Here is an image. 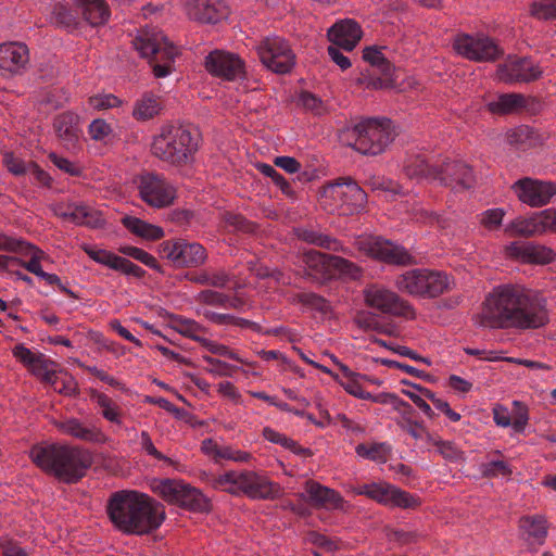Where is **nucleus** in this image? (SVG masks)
Instances as JSON below:
<instances>
[{
  "instance_id": "f257e3e1",
  "label": "nucleus",
  "mask_w": 556,
  "mask_h": 556,
  "mask_svg": "<svg viewBox=\"0 0 556 556\" xmlns=\"http://www.w3.org/2000/svg\"><path fill=\"white\" fill-rule=\"evenodd\" d=\"M484 327L539 328L547 320L545 300L520 285H501L492 289L482 312Z\"/></svg>"
},
{
  "instance_id": "f03ea898",
  "label": "nucleus",
  "mask_w": 556,
  "mask_h": 556,
  "mask_svg": "<svg viewBox=\"0 0 556 556\" xmlns=\"http://www.w3.org/2000/svg\"><path fill=\"white\" fill-rule=\"evenodd\" d=\"M108 513L113 525L127 534L150 533L165 519L164 507L148 494L137 491L114 493Z\"/></svg>"
},
{
  "instance_id": "7ed1b4c3",
  "label": "nucleus",
  "mask_w": 556,
  "mask_h": 556,
  "mask_svg": "<svg viewBox=\"0 0 556 556\" xmlns=\"http://www.w3.org/2000/svg\"><path fill=\"white\" fill-rule=\"evenodd\" d=\"M29 456L38 467L64 482L77 481L91 463L85 450L66 445H36Z\"/></svg>"
},
{
  "instance_id": "20e7f679",
  "label": "nucleus",
  "mask_w": 556,
  "mask_h": 556,
  "mask_svg": "<svg viewBox=\"0 0 556 556\" xmlns=\"http://www.w3.org/2000/svg\"><path fill=\"white\" fill-rule=\"evenodd\" d=\"M198 147L197 132L184 126L166 125L153 137L151 152L164 163L185 166L193 161Z\"/></svg>"
},
{
  "instance_id": "39448f33",
  "label": "nucleus",
  "mask_w": 556,
  "mask_h": 556,
  "mask_svg": "<svg viewBox=\"0 0 556 556\" xmlns=\"http://www.w3.org/2000/svg\"><path fill=\"white\" fill-rule=\"evenodd\" d=\"M134 48L142 58L149 59L155 77L168 76L174 71L178 50L156 28L140 29L132 39Z\"/></svg>"
},
{
  "instance_id": "423d86ee",
  "label": "nucleus",
  "mask_w": 556,
  "mask_h": 556,
  "mask_svg": "<svg viewBox=\"0 0 556 556\" xmlns=\"http://www.w3.org/2000/svg\"><path fill=\"white\" fill-rule=\"evenodd\" d=\"M409 178H426L452 188L468 189L472 186L471 168L460 162H447L441 168L430 167L424 159L409 160L404 166Z\"/></svg>"
},
{
  "instance_id": "0eeeda50",
  "label": "nucleus",
  "mask_w": 556,
  "mask_h": 556,
  "mask_svg": "<svg viewBox=\"0 0 556 556\" xmlns=\"http://www.w3.org/2000/svg\"><path fill=\"white\" fill-rule=\"evenodd\" d=\"M452 283V279L445 273L429 268L405 270L394 280V286L400 292L424 299L441 295Z\"/></svg>"
},
{
  "instance_id": "6e6552de",
  "label": "nucleus",
  "mask_w": 556,
  "mask_h": 556,
  "mask_svg": "<svg viewBox=\"0 0 556 556\" xmlns=\"http://www.w3.org/2000/svg\"><path fill=\"white\" fill-rule=\"evenodd\" d=\"M12 353L33 375L51 384L55 392L64 395L75 394L76 382L74 378L59 376L56 364L43 354L34 352L24 344L15 345Z\"/></svg>"
},
{
  "instance_id": "1a4fd4ad",
  "label": "nucleus",
  "mask_w": 556,
  "mask_h": 556,
  "mask_svg": "<svg viewBox=\"0 0 556 556\" xmlns=\"http://www.w3.org/2000/svg\"><path fill=\"white\" fill-rule=\"evenodd\" d=\"M73 10L66 3H56L52 11V22L66 28L76 29L81 21L91 26H99L108 22L110 11L104 0H75Z\"/></svg>"
},
{
  "instance_id": "9d476101",
  "label": "nucleus",
  "mask_w": 556,
  "mask_h": 556,
  "mask_svg": "<svg viewBox=\"0 0 556 556\" xmlns=\"http://www.w3.org/2000/svg\"><path fill=\"white\" fill-rule=\"evenodd\" d=\"M355 138L350 143L362 154L377 155L394 139L392 122L388 118H369L359 122L351 130Z\"/></svg>"
},
{
  "instance_id": "9b49d317",
  "label": "nucleus",
  "mask_w": 556,
  "mask_h": 556,
  "mask_svg": "<svg viewBox=\"0 0 556 556\" xmlns=\"http://www.w3.org/2000/svg\"><path fill=\"white\" fill-rule=\"evenodd\" d=\"M320 203L330 212L340 210L342 214H354L364 208L366 193L356 181L341 178L323 188Z\"/></svg>"
},
{
  "instance_id": "f8f14e48",
  "label": "nucleus",
  "mask_w": 556,
  "mask_h": 556,
  "mask_svg": "<svg viewBox=\"0 0 556 556\" xmlns=\"http://www.w3.org/2000/svg\"><path fill=\"white\" fill-rule=\"evenodd\" d=\"M151 490L169 504L194 510L205 511L210 508L206 496L198 489L176 479H154Z\"/></svg>"
},
{
  "instance_id": "ddd939ff",
  "label": "nucleus",
  "mask_w": 556,
  "mask_h": 556,
  "mask_svg": "<svg viewBox=\"0 0 556 556\" xmlns=\"http://www.w3.org/2000/svg\"><path fill=\"white\" fill-rule=\"evenodd\" d=\"M355 247L364 254L390 265L406 266L414 263V257L404 247L381 237H358Z\"/></svg>"
},
{
  "instance_id": "4468645a",
  "label": "nucleus",
  "mask_w": 556,
  "mask_h": 556,
  "mask_svg": "<svg viewBox=\"0 0 556 556\" xmlns=\"http://www.w3.org/2000/svg\"><path fill=\"white\" fill-rule=\"evenodd\" d=\"M365 304L389 316L413 317L415 315L410 304L396 292L379 283H370L363 290Z\"/></svg>"
},
{
  "instance_id": "2eb2a0df",
  "label": "nucleus",
  "mask_w": 556,
  "mask_h": 556,
  "mask_svg": "<svg viewBox=\"0 0 556 556\" xmlns=\"http://www.w3.org/2000/svg\"><path fill=\"white\" fill-rule=\"evenodd\" d=\"M352 491L356 495H365L378 504L391 508H414L419 504L417 497L387 481L361 484L353 488Z\"/></svg>"
},
{
  "instance_id": "dca6fc26",
  "label": "nucleus",
  "mask_w": 556,
  "mask_h": 556,
  "mask_svg": "<svg viewBox=\"0 0 556 556\" xmlns=\"http://www.w3.org/2000/svg\"><path fill=\"white\" fill-rule=\"evenodd\" d=\"M263 65L277 74H286L295 64V54L289 43L279 36L264 38L257 46Z\"/></svg>"
},
{
  "instance_id": "f3484780",
  "label": "nucleus",
  "mask_w": 556,
  "mask_h": 556,
  "mask_svg": "<svg viewBox=\"0 0 556 556\" xmlns=\"http://www.w3.org/2000/svg\"><path fill=\"white\" fill-rule=\"evenodd\" d=\"M453 48L457 54L476 62H492L503 53L498 45L483 34L457 35Z\"/></svg>"
},
{
  "instance_id": "a211bd4d",
  "label": "nucleus",
  "mask_w": 556,
  "mask_h": 556,
  "mask_svg": "<svg viewBox=\"0 0 556 556\" xmlns=\"http://www.w3.org/2000/svg\"><path fill=\"white\" fill-rule=\"evenodd\" d=\"M161 257L170 262L175 267H197L204 264L207 255L204 247L198 242L184 239L166 240L159 245Z\"/></svg>"
},
{
  "instance_id": "6ab92c4d",
  "label": "nucleus",
  "mask_w": 556,
  "mask_h": 556,
  "mask_svg": "<svg viewBox=\"0 0 556 556\" xmlns=\"http://www.w3.org/2000/svg\"><path fill=\"white\" fill-rule=\"evenodd\" d=\"M136 184L141 200L152 207L168 206L176 197L175 187L159 174L143 173Z\"/></svg>"
},
{
  "instance_id": "aec40b11",
  "label": "nucleus",
  "mask_w": 556,
  "mask_h": 556,
  "mask_svg": "<svg viewBox=\"0 0 556 556\" xmlns=\"http://www.w3.org/2000/svg\"><path fill=\"white\" fill-rule=\"evenodd\" d=\"M505 231L521 237H538L546 232L556 233V211L546 208L533 213L528 218H516L509 223Z\"/></svg>"
},
{
  "instance_id": "412c9836",
  "label": "nucleus",
  "mask_w": 556,
  "mask_h": 556,
  "mask_svg": "<svg viewBox=\"0 0 556 556\" xmlns=\"http://www.w3.org/2000/svg\"><path fill=\"white\" fill-rule=\"evenodd\" d=\"M517 198L531 207L544 206L556 195V185L529 177L517 180L513 185Z\"/></svg>"
},
{
  "instance_id": "4be33fe9",
  "label": "nucleus",
  "mask_w": 556,
  "mask_h": 556,
  "mask_svg": "<svg viewBox=\"0 0 556 556\" xmlns=\"http://www.w3.org/2000/svg\"><path fill=\"white\" fill-rule=\"evenodd\" d=\"M205 68L214 76L236 80L244 76V63L235 53L215 50L205 58Z\"/></svg>"
},
{
  "instance_id": "5701e85b",
  "label": "nucleus",
  "mask_w": 556,
  "mask_h": 556,
  "mask_svg": "<svg viewBox=\"0 0 556 556\" xmlns=\"http://www.w3.org/2000/svg\"><path fill=\"white\" fill-rule=\"evenodd\" d=\"M541 74V68L532 60L509 58L498 66L496 78L504 83L530 81Z\"/></svg>"
},
{
  "instance_id": "b1692460",
  "label": "nucleus",
  "mask_w": 556,
  "mask_h": 556,
  "mask_svg": "<svg viewBox=\"0 0 556 556\" xmlns=\"http://www.w3.org/2000/svg\"><path fill=\"white\" fill-rule=\"evenodd\" d=\"M301 496L314 507L326 510H345L348 506L339 492L313 480L305 483V493Z\"/></svg>"
},
{
  "instance_id": "393cba45",
  "label": "nucleus",
  "mask_w": 556,
  "mask_h": 556,
  "mask_svg": "<svg viewBox=\"0 0 556 556\" xmlns=\"http://www.w3.org/2000/svg\"><path fill=\"white\" fill-rule=\"evenodd\" d=\"M186 11L191 20L203 24L219 23L229 13L222 0H186Z\"/></svg>"
},
{
  "instance_id": "a878e982",
  "label": "nucleus",
  "mask_w": 556,
  "mask_h": 556,
  "mask_svg": "<svg viewBox=\"0 0 556 556\" xmlns=\"http://www.w3.org/2000/svg\"><path fill=\"white\" fill-rule=\"evenodd\" d=\"M242 493L253 500H275L282 492L278 483L270 481L265 476L256 471L244 470Z\"/></svg>"
},
{
  "instance_id": "bb28decb",
  "label": "nucleus",
  "mask_w": 556,
  "mask_h": 556,
  "mask_svg": "<svg viewBox=\"0 0 556 556\" xmlns=\"http://www.w3.org/2000/svg\"><path fill=\"white\" fill-rule=\"evenodd\" d=\"M327 35L332 45L346 51H352L362 39L363 30L356 21L345 18L334 23L328 29Z\"/></svg>"
},
{
  "instance_id": "cd10ccee",
  "label": "nucleus",
  "mask_w": 556,
  "mask_h": 556,
  "mask_svg": "<svg viewBox=\"0 0 556 556\" xmlns=\"http://www.w3.org/2000/svg\"><path fill=\"white\" fill-rule=\"evenodd\" d=\"M29 61L26 45L21 42L0 43V73L15 75L25 70Z\"/></svg>"
},
{
  "instance_id": "c85d7f7f",
  "label": "nucleus",
  "mask_w": 556,
  "mask_h": 556,
  "mask_svg": "<svg viewBox=\"0 0 556 556\" xmlns=\"http://www.w3.org/2000/svg\"><path fill=\"white\" fill-rule=\"evenodd\" d=\"M56 427L62 433L85 442L104 443L106 441V435L98 426L83 422L78 418H66L59 421Z\"/></svg>"
},
{
  "instance_id": "c756f323",
  "label": "nucleus",
  "mask_w": 556,
  "mask_h": 556,
  "mask_svg": "<svg viewBox=\"0 0 556 556\" xmlns=\"http://www.w3.org/2000/svg\"><path fill=\"white\" fill-rule=\"evenodd\" d=\"M386 50V47L376 45L368 46L363 50V60L384 77V79L378 78L372 81V87L376 89L386 87V79L391 78L394 71Z\"/></svg>"
},
{
  "instance_id": "7c9ffc66",
  "label": "nucleus",
  "mask_w": 556,
  "mask_h": 556,
  "mask_svg": "<svg viewBox=\"0 0 556 556\" xmlns=\"http://www.w3.org/2000/svg\"><path fill=\"white\" fill-rule=\"evenodd\" d=\"M60 216L75 225L87 226L94 229L102 228L105 224L99 211L84 203L68 204L66 208L60 213Z\"/></svg>"
},
{
  "instance_id": "2f4dec72",
  "label": "nucleus",
  "mask_w": 556,
  "mask_h": 556,
  "mask_svg": "<svg viewBox=\"0 0 556 556\" xmlns=\"http://www.w3.org/2000/svg\"><path fill=\"white\" fill-rule=\"evenodd\" d=\"M333 255H328L315 250L305 251L301 262L305 267L307 276L314 279L331 278V263Z\"/></svg>"
},
{
  "instance_id": "473e14b6",
  "label": "nucleus",
  "mask_w": 556,
  "mask_h": 556,
  "mask_svg": "<svg viewBox=\"0 0 556 556\" xmlns=\"http://www.w3.org/2000/svg\"><path fill=\"white\" fill-rule=\"evenodd\" d=\"M54 128L65 147L75 148L81 136L77 115L64 113L58 116L54 121Z\"/></svg>"
},
{
  "instance_id": "72a5a7b5",
  "label": "nucleus",
  "mask_w": 556,
  "mask_h": 556,
  "mask_svg": "<svg viewBox=\"0 0 556 556\" xmlns=\"http://www.w3.org/2000/svg\"><path fill=\"white\" fill-rule=\"evenodd\" d=\"M519 527L522 538L530 545L543 544L547 535V526L542 516L523 517L520 519Z\"/></svg>"
},
{
  "instance_id": "f704fd0d",
  "label": "nucleus",
  "mask_w": 556,
  "mask_h": 556,
  "mask_svg": "<svg viewBox=\"0 0 556 556\" xmlns=\"http://www.w3.org/2000/svg\"><path fill=\"white\" fill-rule=\"evenodd\" d=\"M527 104L526 98L520 93L498 94L486 103L490 112L495 114H509L517 112Z\"/></svg>"
},
{
  "instance_id": "c9c22d12",
  "label": "nucleus",
  "mask_w": 556,
  "mask_h": 556,
  "mask_svg": "<svg viewBox=\"0 0 556 556\" xmlns=\"http://www.w3.org/2000/svg\"><path fill=\"white\" fill-rule=\"evenodd\" d=\"M122 224L127 230L144 240H157L164 237V230L136 216H125Z\"/></svg>"
},
{
  "instance_id": "e433bc0d",
  "label": "nucleus",
  "mask_w": 556,
  "mask_h": 556,
  "mask_svg": "<svg viewBox=\"0 0 556 556\" xmlns=\"http://www.w3.org/2000/svg\"><path fill=\"white\" fill-rule=\"evenodd\" d=\"M92 401L97 404L101 416L109 422L122 427L123 410L121 406L104 393L96 392Z\"/></svg>"
},
{
  "instance_id": "4c0bfd02",
  "label": "nucleus",
  "mask_w": 556,
  "mask_h": 556,
  "mask_svg": "<svg viewBox=\"0 0 556 556\" xmlns=\"http://www.w3.org/2000/svg\"><path fill=\"white\" fill-rule=\"evenodd\" d=\"M299 239L328 249L333 252H346V249L334 238L318 233L312 229L299 228L296 230Z\"/></svg>"
},
{
  "instance_id": "58836bf2",
  "label": "nucleus",
  "mask_w": 556,
  "mask_h": 556,
  "mask_svg": "<svg viewBox=\"0 0 556 556\" xmlns=\"http://www.w3.org/2000/svg\"><path fill=\"white\" fill-rule=\"evenodd\" d=\"M243 471H227L212 480V485L216 490L225 491L233 495L242 493Z\"/></svg>"
},
{
  "instance_id": "ea45409f",
  "label": "nucleus",
  "mask_w": 556,
  "mask_h": 556,
  "mask_svg": "<svg viewBox=\"0 0 556 556\" xmlns=\"http://www.w3.org/2000/svg\"><path fill=\"white\" fill-rule=\"evenodd\" d=\"M172 328L179 334L200 343L204 338L203 333L206 332L205 328L195 320L181 316H177L172 319Z\"/></svg>"
},
{
  "instance_id": "a19ab883",
  "label": "nucleus",
  "mask_w": 556,
  "mask_h": 556,
  "mask_svg": "<svg viewBox=\"0 0 556 556\" xmlns=\"http://www.w3.org/2000/svg\"><path fill=\"white\" fill-rule=\"evenodd\" d=\"M427 443L444 459L457 463L464 459V453L451 441H444L431 434H427Z\"/></svg>"
},
{
  "instance_id": "79ce46f5",
  "label": "nucleus",
  "mask_w": 556,
  "mask_h": 556,
  "mask_svg": "<svg viewBox=\"0 0 556 556\" xmlns=\"http://www.w3.org/2000/svg\"><path fill=\"white\" fill-rule=\"evenodd\" d=\"M81 249L97 264L115 270L119 255L89 243H83Z\"/></svg>"
},
{
  "instance_id": "37998d69",
  "label": "nucleus",
  "mask_w": 556,
  "mask_h": 556,
  "mask_svg": "<svg viewBox=\"0 0 556 556\" xmlns=\"http://www.w3.org/2000/svg\"><path fill=\"white\" fill-rule=\"evenodd\" d=\"M161 111L159 99L152 94H146L137 101L134 109V116L137 119L146 121L154 117Z\"/></svg>"
},
{
  "instance_id": "c03bdc74",
  "label": "nucleus",
  "mask_w": 556,
  "mask_h": 556,
  "mask_svg": "<svg viewBox=\"0 0 556 556\" xmlns=\"http://www.w3.org/2000/svg\"><path fill=\"white\" fill-rule=\"evenodd\" d=\"M357 456L364 459H370L378 463H384L390 452L387 443L358 444L355 447Z\"/></svg>"
},
{
  "instance_id": "a18cd8bd",
  "label": "nucleus",
  "mask_w": 556,
  "mask_h": 556,
  "mask_svg": "<svg viewBox=\"0 0 556 556\" xmlns=\"http://www.w3.org/2000/svg\"><path fill=\"white\" fill-rule=\"evenodd\" d=\"M198 300L204 304L224 308L238 307L240 303L237 299H232L224 293L213 290L201 291L198 294Z\"/></svg>"
},
{
  "instance_id": "49530a36",
  "label": "nucleus",
  "mask_w": 556,
  "mask_h": 556,
  "mask_svg": "<svg viewBox=\"0 0 556 556\" xmlns=\"http://www.w3.org/2000/svg\"><path fill=\"white\" fill-rule=\"evenodd\" d=\"M402 382L407 386L406 389L402 390V393L409 397L426 416L432 417L433 412L430 405L426 402L422 387L410 383L406 380H403Z\"/></svg>"
},
{
  "instance_id": "de8ad7c7",
  "label": "nucleus",
  "mask_w": 556,
  "mask_h": 556,
  "mask_svg": "<svg viewBox=\"0 0 556 556\" xmlns=\"http://www.w3.org/2000/svg\"><path fill=\"white\" fill-rule=\"evenodd\" d=\"M331 262V278L336 276H343L356 279L361 275L359 268L354 263L343 257L333 255Z\"/></svg>"
},
{
  "instance_id": "09e8293b",
  "label": "nucleus",
  "mask_w": 556,
  "mask_h": 556,
  "mask_svg": "<svg viewBox=\"0 0 556 556\" xmlns=\"http://www.w3.org/2000/svg\"><path fill=\"white\" fill-rule=\"evenodd\" d=\"M526 255L528 261L536 264H548L556 257V253L551 248L539 244H528Z\"/></svg>"
},
{
  "instance_id": "8fccbe9b",
  "label": "nucleus",
  "mask_w": 556,
  "mask_h": 556,
  "mask_svg": "<svg viewBox=\"0 0 556 556\" xmlns=\"http://www.w3.org/2000/svg\"><path fill=\"white\" fill-rule=\"evenodd\" d=\"M119 252L126 256H129L131 258H135L136 261H139L140 263L144 264L146 266H148L154 270H157V271L161 270V267H160L156 258L152 254L146 252L144 250H142L140 248L132 247V245H125V247L119 248Z\"/></svg>"
},
{
  "instance_id": "3c124183",
  "label": "nucleus",
  "mask_w": 556,
  "mask_h": 556,
  "mask_svg": "<svg viewBox=\"0 0 556 556\" xmlns=\"http://www.w3.org/2000/svg\"><path fill=\"white\" fill-rule=\"evenodd\" d=\"M531 14L539 20L556 18V0H535L531 4Z\"/></svg>"
},
{
  "instance_id": "603ef678",
  "label": "nucleus",
  "mask_w": 556,
  "mask_h": 556,
  "mask_svg": "<svg viewBox=\"0 0 556 556\" xmlns=\"http://www.w3.org/2000/svg\"><path fill=\"white\" fill-rule=\"evenodd\" d=\"M2 162L7 169L15 176H21L28 172L29 163H26L9 150L2 152Z\"/></svg>"
},
{
  "instance_id": "864d4df0",
  "label": "nucleus",
  "mask_w": 556,
  "mask_h": 556,
  "mask_svg": "<svg viewBox=\"0 0 556 556\" xmlns=\"http://www.w3.org/2000/svg\"><path fill=\"white\" fill-rule=\"evenodd\" d=\"M480 471L486 477H509L511 475L509 465L502 459L481 464Z\"/></svg>"
},
{
  "instance_id": "5fc2aeb1",
  "label": "nucleus",
  "mask_w": 556,
  "mask_h": 556,
  "mask_svg": "<svg viewBox=\"0 0 556 556\" xmlns=\"http://www.w3.org/2000/svg\"><path fill=\"white\" fill-rule=\"evenodd\" d=\"M112 127L104 119L97 118L88 127V134L92 140L105 142L112 135Z\"/></svg>"
},
{
  "instance_id": "6e6d98bb",
  "label": "nucleus",
  "mask_w": 556,
  "mask_h": 556,
  "mask_svg": "<svg viewBox=\"0 0 556 556\" xmlns=\"http://www.w3.org/2000/svg\"><path fill=\"white\" fill-rule=\"evenodd\" d=\"M504 215L502 208L486 210L480 215V224L488 230H495L502 225Z\"/></svg>"
},
{
  "instance_id": "4d7b16f0",
  "label": "nucleus",
  "mask_w": 556,
  "mask_h": 556,
  "mask_svg": "<svg viewBox=\"0 0 556 556\" xmlns=\"http://www.w3.org/2000/svg\"><path fill=\"white\" fill-rule=\"evenodd\" d=\"M339 368L343 372L345 381H341L343 389L351 395L358 397V394L363 391L362 386L355 380V374L344 364L338 363Z\"/></svg>"
},
{
  "instance_id": "13d9d810",
  "label": "nucleus",
  "mask_w": 556,
  "mask_h": 556,
  "mask_svg": "<svg viewBox=\"0 0 556 556\" xmlns=\"http://www.w3.org/2000/svg\"><path fill=\"white\" fill-rule=\"evenodd\" d=\"M201 345L213 354L224 356V357L237 361V362H242V359L239 357V355L236 352L231 351L228 346L217 343L215 341H212L205 337L201 341Z\"/></svg>"
},
{
  "instance_id": "bf43d9fd",
  "label": "nucleus",
  "mask_w": 556,
  "mask_h": 556,
  "mask_svg": "<svg viewBox=\"0 0 556 556\" xmlns=\"http://www.w3.org/2000/svg\"><path fill=\"white\" fill-rule=\"evenodd\" d=\"M88 103L93 110L113 109L119 105L121 101L111 93L96 94L89 98Z\"/></svg>"
},
{
  "instance_id": "052dcab7",
  "label": "nucleus",
  "mask_w": 556,
  "mask_h": 556,
  "mask_svg": "<svg viewBox=\"0 0 556 556\" xmlns=\"http://www.w3.org/2000/svg\"><path fill=\"white\" fill-rule=\"evenodd\" d=\"M139 442L142 451L146 452L148 455L153 456L159 460H164L168 464H172V460L169 458H167L165 455H163L161 452L156 450L148 432L142 431L140 433Z\"/></svg>"
},
{
  "instance_id": "680f3d73",
  "label": "nucleus",
  "mask_w": 556,
  "mask_h": 556,
  "mask_svg": "<svg viewBox=\"0 0 556 556\" xmlns=\"http://www.w3.org/2000/svg\"><path fill=\"white\" fill-rule=\"evenodd\" d=\"M253 458L252 454L238 450L231 445H225L222 459L233 463H249Z\"/></svg>"
},
{
  "instance_id": "e2e57ef3",
  "label": "nucleus",
  "mask_w": 556,
  "mask_h": 556,
  "mask_svg": "<svg viewBox=\"0 0 556 556\" xmlns=\"http://www.w3.org/2000/svg\"><path fill=\"white\" fill-rule=\"evenodd\" d=\"M115 270L126 276H132L136 278H142L146 274V271L140 266L134 264L128 258L123 256L119 257Z\"/></svg>"
},
{
  "instance_id": "0e129e2a",
  "label": "nucleus",
  "mask_w": 556,
  "mask_h": 556,
  "mask_svg": "<svg viewBox=\"0 0 556 556\" xmlns=\"http://www.w3.org/2000/svg\"><path fill=\"white\" fill-rule=\"evenodd\" d=\"M224 447L225 444L220 445L213 439H205L201 443V451L203 452V454H205L207 457L212 458L215 462L222 459Z\"/></svg>"
},
{
  "instance_id": "69168bd1",
  "label": "nucleus",
  "mask_w": 556,
  "mask_h": 556,
  "mask_svg": "<svg viewBox=\"0 0 556 556\" xmlns=\"http://www.w3.org/2000/svg\"><path fill=\"white\" fill-rule=\"evenodd\" d=\"M300 103L304 109L312 111L314 114L319 115L324 112L321 100L309 92H304L300 96Z\"/></svg>"
},
{
  "instance_id": "338daca9",
  "label": "nucleus",
  "mask_w": 556,
  "mask_h": 556,
  "mask_svg": "<svg viewBox=\"0 0 556 556\" xmlns=\"http://www.w3.org/2000/svg\"><path fill=\"white\" fill-rule=\"evenodd\" d=\"M50 159L58 168L72 176H78L81 173V168L77 164L73 163L72 161L65 157L58 156L56 154H51Z\"/></svg>"
},
{
  "instance_id": "774afa93",
  "label": "nucleus",
  "mask_w": 556,
  "mask_h": 556,
  "mask_svg": "<svg viewBox=\"0 0 556 556\" xmlns=\"http://www.w3.org/2000/svg\"><path fill=\"white\" fill-rule=\"evenodd\" d=\"M25 245L24 241L0 232V251L20 252Z\"/></svg>"
}]
</instances>
